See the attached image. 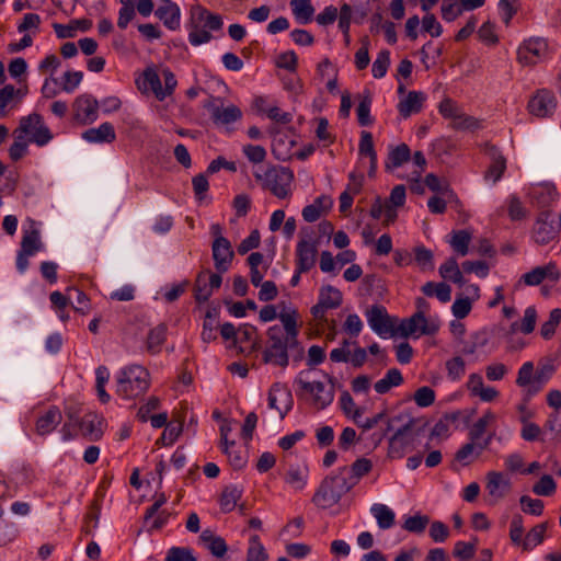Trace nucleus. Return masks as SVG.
Instances as JSON below:
<instances>
[{"label": "nucleus", "instance_id": "6e6d98bb", "mask_svg": "<svg viewBox=\"0 0 561 561\" xmlns=\"http://www.w3.org/2000/svg\"><path fill=\"white\" fill-rule=\"evenodd\" d=\"M435 391L428 386L419 388L413 397L416 405L420 408H427L432 405L435 402Z\"/></svg>", "mask_w": 561, "mask_h": 561}, {"label": "nucleus", "instance_id": "4468645a", "mask_svg": "<svg viewBox=\"0 0 561 561\" xmlns=\"http://www.w3.org/2000/svg\"><path fill=\"white\" fill-rule=\"evenodd\" d=\"M557 107L554 94L547 89L538 90L528 102V111L537 117H547L552 115Z\"/></svg>", "mask_w": 561, "mask_h": 561}, {"label": "nucleus", "instance_id": "774afa93", "mask_svg": "<svg viewBox=\"0 0 561 561\" xmlns=\"http://www.w3.org/2000/svg\"><path fill=\"white\" fill-rule=\"evenodd\" d=\"M193 191L195 197L198 201H203L205 198V194L209 190V183L207 180V173H198L192 179Z\"/></svg>", "mask_w": 561, "mask_h": 561}, {"label": "nucleus", "instance_id": "a18cd8bd", "mask_svg": "<svg viewBox=\"0 0 561 561\" xmlns=\"http://www.w3.org/2000/svg\"><path fill=\"white\" fill-rule=\"evenodd\" d=\"M267 553L257 535H252L245 561H266Z\"/></svg>", "mask_w": 561, "mask_h": 561}, {"label": "nucleus", "instance_id": "1a4fd4ad", "mask_svg": "<svg viewBox=\"0 0 561 561\" xmlns=\"http://www.w3.org/2000/svg\"><path fill=\"white\" fill-rule=\"evenodd\" d=\"M304 371L299 373L295 382L299 385L302 392L312 394V403L318 410H323L329 407L334 400V389L330 387L325 389V386L321 381H306L301 378Z\"/></svg>", "mask_w": 561, "mask_h": 561}, {"label": "nucleus", "instance_id": "cd10ccee", "mask_svg": "<svg viewBox=\"0 0 561 561\" xmlns=\"http://www.w3.org/2000/svg\"><path fill=\"white\" fill-rule=\"evenodd\" d=\"M318 301L328 309H336L343 302V295L340 289L332 285H323L319 290Z\"/></svg>", "mask_w": 561, "mask_h": 561}, {"label": "nucleus", "instance_id": "680f3d73", "mask_svg": "<svg viewBox=\"0 0 561 561\" xmlns=\"http://www.w3.org/2000/svg\"><path fill=\"white\" fill-rule=\"evenodd\" d=\"M520 422L523 423L520 431L522 438L526 442L538 440L541 434V428L536 423L528 422L526 417H520Z\"/></svg>", "mask_w": 561, "mask_h": 561}, {"label": "nucleus", "instance_id": "ddd939ff", "mask_svg": "<svg viewBox=\"0 0 561 561\" xmlns=\"http://www.w3.org/2000/svg\"><path fill=\"white\" fill-rule=\"evenodd\" d=\"M484 152L491 161L484 172V180L491 181L494 184L501 180L506 170V159L499 147L489 142L484 145Z\"/></svg>", "mask_w": 561, "mask_h": 561}, {"label": "nucleus", "instance_id": "7c9ffc66", "mask_svg": "<svg viewBox=\"0 0 561 561\" xmlns=\"http://www.w3.org/2000/svg\"><path fill=\"white\" fill-rule=\"evenodd\" d=\"M138 88L144 91L150 89L159 101H163L161 80L153 68L145 69L142 73V85L139 84Z\"/></svg>", "mask_w": 561, "mask_h": 561}, {"label": "nucleus", "instance_id": "dca6fc26", "mask_svg": "<svg viewBox=\"0 0 561 561\" xmlns=\"http://www.w3.org/2000/svg\"><path fill=\"white\" fill-rule=\"evenodd\" d=\"M75 117L83 124H92L98 119L99 102L90 94H83L75 100Z\"/></svg>", "mask_w": 561, "mask_h": 561}, {"label": "nucleus", "instance_id": "864d4df0", "mask_svg": "<svg viewBox=\"0 0 561 561\" xmlns=\"http://www.w3.org/2000/svg\"><path fill=\"white\" fill-rule=\"evenodd\" d=\"M478 36L481 42L490 46H494L499 43V36L495 33V24L490 21L484 22L480 26Z\"/></svg>", "mask_w": 561, "mask_h": 561}, {"label": "nucleus", "instance_id": "b1692460", "mask_svg": "<svg viewBox=\"0 0 561 561\" xmlns=\"http://www.w3.org/2000/svg\"><path fill=\"white\" fill-rule=\"evenodd\" d=\"M486 491L495 499H502L511 490L510 480H505L502 472L490 471L486 474Z\"/></svg>", "mask_w": 561, "mask_h": 561}, {"label": "nucleus", "instance_id": "a878e982", "mask_svg": "<svg viewBox=\"0 0 561 561\" xmlns=\"http://www.w3.org/2000/svg\"><path fill=\"white\" fill-rule=\"evenodd\" d=\"M357 99L359 100L356 107L358 124L363 127L373 125L374 118L370 115L373 104L371 92L366 89L357 95Z\"/></svg>", "mask_w": 561, "mask_h": 561}, {"label": "nucleus", "instance_id": "2f4dec72", "mask_svg": "<svg viewBox=\"0 0 561 561\" xmlns=\"http://www.w3.org/2000/svg\"><path fill=\"white\" fill-rule=\"evenodd\" d=\"M411 158V150L407 144H400L396 148H393L386 161V170L390 171L394 168L401 167L403 163L408 162Z\"/></svg>", "mask_w": 561, "mask_h": 561}, {"label": "nucleus", "instance_id": "c756f323", "mask_svg": "<svg viewBox=\"0 0 561 561\" xmlns=\"http://www.w3.org/2000/svg\"><path fill=\"white\" fill-rule=\"evenodd\" d=\"M403 382V377L398 368H390L383 378L375 382V391L379 394L387 393L392 387H398Z\"/></svg>", "mask_w": 561, "mask_h": 561}, {"label": "nucleus", "instance_id": "f03ea898", "mask_svg": "<svg viewBox=\"0 0 561 561\" xmlns=\"http://www.w3.org/2000/svg\"><path fill=\"white\" fill-rule=\"evenodd\" d=\"M149 373L140 365H130L117 376L116 393L123 399H135L149 388Z\"/></svg>", "mask_w": 561, "mask_h": 561}, {"label": "nucleus", "instance_id": "5fc2aeb1", "mask_svg": "<svg viewBox=\"0 0 561 561\" xmlns=\"http://www.w3.org/2000/svg\"><path fill=\"white\" fill-rule=\"evenodd\" d=\"M424 183L432 192L436 194H453L449 184L446 181L442 182L439 178L434 173H428L424 179Z\"/></svg>", "mask_w": 561, "mask_h": 561}, {"label": "nucleus", "instance_id": "ea45409f", "mask_svg": "<svg viewBox=\"0 0 561 561\" xmlns=\"http://www.w3.org/2000/svg\"><path fill=\"white\" fill-rule=\"evenodd\" d=\"M547 530V523H541L534 526L526 535L523 541L524 550H531L543 541L545 533Z\"/></svg>", "mask_w": 561, "mask_h": 561}, {"label": "nucleus", "instance_id": "9d476101", "mask_svg": "<svg viewBox=\"0 0 561 561\" xmlns=\"http://www.w3.org/2000/svg\"><path fill=\"white\" fill-rule=\"evenodd\" d=\"M268 408L279 412L284 420L294 407V398L290 389L285 383L274 382L268 391Z\"/></svg>", "mask_w": 561, "mask_h": 561}, {"label": "nucleus", "instance_id": "c85d7f7f", "mask_svg": "<svg viewBox=\"0 0 561 561\" xmlns=\"http://www.w3.org/2000/svg\"><path fill=\"white\" fill-rule=\"evenodd\" d=\"M242 489L237 485L226 486L220 495L219 505L224 513L232 512L242 496Z\"/></svg>", "mask_w": 561, "mask_h": 561}, {"label": "nucleus", "instance_id": "423d86ee", "mask_svg": "<svg viewBox=\"0 0 561 561\" xmlns=\"http://www.w3.org/2000/svg\"><path fill=\"white\" fill-rule=\"evenodd\" d=\"M313 234L311 227L300 229L301 239L296 248V265L299 273L309 272L316 264L319 239L312 240Z\"/></svg>", "mask_w": 561, "mask_h": 561}, {"label": "nucleus", "instance_id": "bb28decb", "mask_svg": "<svg viewBox=\"0 0 561 561\" xmlns=\"http://www.w3.org/2000/svg\"><path fill=\"white\" fill-rule=\"evenodd\" d=\"M347 469L346 478L354 488L363 477L371 471L373 462L370 459L362 457L356 459Z\"/></svg>", "mask_w": 561, "mask_h": 561}, {"label": "nucleus", "instance_id": "13d9d810", "mask_svg": "<svg viewBox=\"0 0 561 561\" xmlns=\"http://www.w3.org/2000/svg\"><path fill=\"white\" fill-rule=\"evenodd\" d=\"M358 151L360 156H366L369 159L377 157V152L374 148V139L370 131L363 130L360 134V140L358 146Z\"/></svg>", "mask_w": 561, "mask_h": 561}, {"label": "nucleus", "instance_id": "052dcab7", "mask_svg": "<svg viewBox=\"0 0 561 561\" xmlns=\"http://www.w3.org/2000/svg\"><path fill=\"white\" fill-rule=\"evenodd\" d=\"M260 242H261L260 232L257 229H254L253 231H251V233L245 239H243L239 243V245L237 248L238 253L240 255H244L248 252H250L251 250L259 248Z\"/></svg>", "mask_w": 561, "mask_h": 561}, {"label": "nucleus", "instance_id": "f8f14e48", "mask_svg": "<svg viewBox=\"0 0 561 561\" xmlns=\"http://www.w3.org/2000/svg\"><path fill=\"white\" fill-rule=\"evenodd\" d=\"M560 224H556L552 219L550 210H542L536 220L534 227V239L538 244H548L559 232Z\"/></svg>", "mask_w": 561, "mask_h": 561}, {"label": "nucleus", "instance_id": "49530a36", "mask_svg": "<svg viewBox=\"0 0 561 561\" xmlns=\"http://www.w3.org/2000/svg\"><path fill=\"white\" fill-rule=\"evenodd\" d=\"M430 524V517L427 515H422L416 513L413 516H409L405 518L403 523V528L409 533L413 534H422L424 533L426 526Z\"/></svg>", "mask_w": 561, "mask_h": 561}, {"label": "nucleus", "instance_id": "473e14b6", "mask_svg": "<svg viewBox=\"0 0 561 561\" xmlns=\"http://www.w3.org/2000/svg\"><path fill=\"white\" fill-rule=\"evenodd\" d=\"M43 248L44 244L37 229L25 231L22 237L20 251L33 256L35 253L42 251Z\"/></svg>", "mask_w": 561, "mask_h": 561}, {"label": "nucleus", "instance_id": "4c0bfd02", "mask_svg": "<svg viewBox=\"0 0 561 561\" xmlns=\"http://www.w3.org/2000/svg\"><path fill=\"white\" fill-rule=\"evenodd\" d=\"M480 456L476 442L469 440L456 451L454 459L462 466H469Z\"/></svg>", "mask_w": 561, "mask_h": 561}, {"label": "nucleus", "instance_id": "c03bdc74", "mask_svg": "<svg viewBox=\"0 0 561 561\" xmlns=\"http://www.w3.org/2000/svg\"><path fill=\"white\" fill-rule=\"evenodd\" d=\"M460 0H443L440 5V13L443 20L446 22H453L460 16L465 9L460 7Z\"/></svg>", "mask_w": 561, "mask_h": 561}, {"label": "nucleus", "instance_id": "4be33fe9", "mask_svg": "<svg viewBox=\"0 0 561 561\" xmlns=\"http://www.w3.org/2000/svg\"><path fill=\"white\" fill-rule=\"evenodd\" d=\"M199 541L216 558H222L228 551L226 540L210 529L202 531Z\"/></svg>", "mask_w": 561, "mask_h": 561}, {"label": "nucleus", "instance_id": "aec40b11", "mask_svg": "<svg viewBox=\"0 0 561 561\" xmlns=\"http://www.w3.org/2000/svg\"><path fill=\"white\" fill-rule=\"evenodd\" d=\"M81 136L85 141L93 144H111L116 140L114 126L108 122L101 124L96 128L84 130Z\"/></svg>", "mask_w": 561, "mask_h": 561}, {"label": "nucleus", "instance_id": "8fccbe9b", "mask_svg": "<svg viewBox=\"0 0 561 561\" xmlns=\"http://www.w3.org/2000/svg\"><path fill=\"white\" fill-rule=\"evenodd\" d=\"M413 253H414V261L416 262V264L422 268V270H433L434 268V263H433V252L425 248L424 245H416L414 249H413Z\"/></svg>", "mask_w": 561, "mask_h": 561}, {"label": "nucleus", "instance_id": "79ce46f5", "mask_svg": "<svg viewBox=\"0 0 561 561\" xmlns=\"http://www.w3.org/2000/svg\"><path fill=\"white\" fill-rule=\"evenodd\" d=\"M561 322V309L554 308L550 311L549 319L542 323L540 329V335L545 340H550Z\"/></svg>", "mask_w": 561, "mask_h": 561}, {"label": "nucleus", "instance_id": "0e129e2a", "mask_svg": "<svg viewBox=\"0 0 561 561\" xmlns=\"http://www.w3.org/2000/svg\"><path fill=\"white\" fill-rule=\"evenodd\" d=\"M519 502L525 513L539 516L543 512V502L541 500L531 499L528 495H523Z\"/></svg>", "mask_w": 561, "mask_h": 561}, {"label": "nucleus", "instance_id": "f3484780", "mask_svg": "<svg viewBox=\"0 0 561 561\" xmlns=\"http://www.w3.org/2000/svg\"><path fill=\"white\" fill-rule=\"evenodd\" d=\"M548 48V44L543 38H531L524 42V45L518 48V60L525 65H535L537 58L542 56Z\"/></svg>", "mask_w": 561, "mask_h": 561}, {"label": "nucleus", "instance_id": "5701e85b", "mask_svg": "<svg viewBox=\"0 0 561 561\" xmlns=\"http://www.w3.org/2000/svg\"><path fill=\"white\" fill-rule=\"evenodd\" d=\"M102 420L93 412L85 413L77 424L82 435L89 437L91 440L101 438L103 432L101 428Z\"/></svg>", "mask_w": 561, "mask_h": 561}, {"label": "nucleus", "instance_id": "20e7f679", "mask_svg": "<svg viewBox=\"0 0 561 561\" xmlns=\"http://www.w3.org/2000/svg\"><path fill=\"white\" fill-rule=\"evenodd\" d=\"M254 176L262 182L264 188L277 198H286L291 193L290 185L294 181V172L289 168L272 165L267 168L264 174L254 173Z\"/></svg>", "mask_w": 561, "mask_h": 561}, {"label": "nucleus", "instance_id": "603ef678", "mask_svg": "<svg viewBox=\"0 0 561 561\" xmlns=\"http://www.w3.org/2000/svg\"><path fill=\"white\" fill-rule=\"evenodd\" d=\"M183 431V425L182 423H169L167 426H165V430L163 431L161 437L157 440V444L159 445H163V446H168V445H171L173 444L178 437L180 436V434L182 433Z\"/></svg>", "mask_w": 561, "mask_h": 561}, {"label": "nucleus", "instance_id": "69168bd1", "mask_svg": "<svg viewBox=\"0 0 561 561\" xmlns=\"http://www.w3.org/2000/svg\"><path fill=\"white\" fill-rule=\"evenodd\" d=\"M276 66L282 69L295 72L298 66V57L294 50L279 54Z\"/></svg>", "mask_w": 561, "mask_h": 561}, {"label": "nucleus", "instance_id": "338daca9", "mask_svg": "<svg viewBox=\"0 0 561 561\" xmlns=\"http://www.w3.org/2000/svg\"><path fill=\"white\" fill-rule=\"evenodd\" d=\"M82 71H66L62 76V90L67 93L73 92L82 81Z\"/></svg>", "mask_w": 561, "mask_h": 561}, {"label": "nucleus", "instance_id": "a211bd4d", "mask_svg": "<svg viewBox=\"0 0 561 561\" xmlns=\"http://www.w3.org/2000/svg\"><path fill=\"white\" fill-rule=\"evenodd\" d=\"M426 94L422 91H409L405 99L398 103V112L402 118H408L412 114L422 111Z\"/></svg>", "mask_w": 561, "mask_h": 561}, {"label": "nucleus", "instance_id": "4d7b16f0", "mask_svg": "<svg viewBox=\"0 0 561 561\" xmlns=\"http://www.w3.org/2000/svg\"><path fill=\"white\" fill-rule=\"evenodd\" d=\"M446 369L451 380H459L466 373L465 360L460 356H455L446 362Z\"/></svg>", "mask_w": 561, "mask_h": 561}, {"label": "nucleus", "instance_id": "e2e57ef3", "mask_svg": "<svg viewBox=\"0 0 561 561\" xmlns=\"http://www.w3.org/2000/svg\"><path fill=\"white\" fill-rule=\"evenodd\" d=\"M164 561H196L190 548L172 547L169 549Z\"/></svg>", "mask_w": 561, "mask_h": 561}, {"label": "nucleus", "instance_id": "6e6552de", "mask_svg": "<svg viewBox=\"0 0 561 561\" xmlns=\"http://www.w3.org/2000/svg\"><path fill=\"white\" fill-rule=\"evenodd\" d=\"M366 317L370 329L379 336L385 337L387 334L394 335L396 318H391L385 306L373 305L367 311Z\"/></svg>", "mask_w": 561, "mask_h": 561}, {"label": "nucleus", "instance_id": "393cba45", "mask_svg": "<svg viewBox=\"0 0 561 561\" xmlns=\"http://www.w3.org/2000/svg\"><path fill=\"white\" fill-rule=\"evenodd\" d=\"M168 325L159 323L150 329L146 339V350L151 355H157L161 352V347L167 340Z\"/></svg>", "mask_w": 561, "mask_h": 561}, {"label": "nucleus", "instance_id": "de8ad7c7", "mask_svg": "<svg viewBox=\"0 0 561 561\" xmlns=\"http://www.w3.org/2000/svg\"><path fill=\"white\" fill-rule=\"evenodd\" d=\"M390 66V51L387 49H382L378 53L377 58L375 59L371 68L373 77L376 79H381L386 76L388 68Z\"/></svg>", "mask_w": 561, "mask_h": 561}, {"label": "nucleus", "instance_id": "f704fd0d", "mask_svg": "<svg viewBox=\"0 0 561 561\" xmlns=\"http://www.w3.org/2000/svg\"><path fill=\"white\" fill-rule=\"evenodd\" d=\"M208 274L209 270H204L197 274L195 279L194 298L198 304L208 301V299L211 296V290L209 288V283L207 280Z\"/></svg>", "mask_w": 561, "mask_h": 561}, {"label": "nucleus", "instance_id": "412c9836", "mask_svg": "<svg viewBox=\"0 0 561 561\" xmlns=\"http://www.w3.org/2000/svg\"><path fill=\"white\" fill-rule=\"evenodd\" d=\"M62 421L58 407L51 405L44 415L39 416L35 424L36 433L41 436L51 433Z\"/></svg>", "mask_w": 561, "mask_h": 561}, {"label": "nucleus", "instance_id": "6ab92c4d", "mask_svg": "<svg viewBox=\"0 0 561 561\" xmlns=\"http://www.w3.org/2000/svg\"><path fill=\"white\" fill-rule=\"evenodd\" d=\"M165 5L159 7L154 11V15L161 20L165 27L175 31L180 27L181 10L173 1H164Z\"/></svg>", "mask_w": 561, "mask_h": 561}, {"label": "nucleus", "instance_id": "bf43d9fd", "mask_svg": "<svg viewBox=\"0 0 561 561\" xmlns=\"http://www.w3.org/2000/svg\"><path fill=\"white\" fill-rule=\"evenodd\" d=\"M537 310L535 306H529L525 309L524 318L519 325V331L524 334H530L536 327Z\"/></svg>", "mask_w": 561, "mask_h": 561}, {"label": "nucleus", "instance_id": "0eeeda50", "mask_svg": "<svg viewBox=\"0 0 561 561\" xmlns=\"http://www.w3.org/2000/svg\"><path fill=\"white\" fill-rule=\"evenodd\" d=\"M15 133L32 134L30 141L41 147L47 145L53 139L51 131L44 124L43 117L38 113H32L22 117Z\"/></svg>", "mask_w": 561, "mask_h": 561}, {"label": "nucleus", "instance_id": "72a5a7b5", "mask_svg": "<svg viewBox=\"0 0 561 561\" xmlns=\"http://www.w3.org/2000/svg\"><path fill=\"white\" fill-rule=\"evenodd\" d=\"M242 117V112L237 105H229L227 107H214V123L228 125L234 123Z\"/></svg>", "mask_w": 561, "mask_h": 561}, {"label": "nucleus", "instance_id": "2eb2a0df", "mask_svg": "<svg viewBox=\"0 0 561 561\" xmlns=\"http://www.w3.org/2000/svg\"><path fill=\"white\" fill-rule=\"evenodd\" d=\"M211 252L216 270L219 273H226L234 256L231 242L227 238L214 239Z\"/></svg>", "mask_w": 561, "mask_h": 561}, {"label": "nucleus", "instance_id": "09e8293b", "mask_svg": "<svg viewBox=\"0 0 561 561\" xmlns=\"http://www.w3.org/2000/svg\"><path fill=\"white\" fill-rule=\"evenodd\" d=\"M307 471L300 470L298 467H290L285 476V481L296 490H302L307 484Z\"/></svg>", "mask_w": 561, "mask_h": 561}, {"label": "nucleus", "instance_id": "f257e3e1", "mask_svg": "<svg viewBox=\"0 0 561 561\" xmlns=\"http://www.w3.org/2000/svg\"><path fill=\"white\" fill-rule=\"evenodd\" d=\"M346 472H348L347 466L340 467L321 481L311 500L317 507L322 510L332 507L353 489L346 478Z\"/></svg>", "mask_w": 561, "mask_h": 561}, {"label": "nucleus", "instance_id": "39448f33", "mask_svg": "<svg viewBox=\"0 0 561 561\" xmlns=\"http://www.w3.org/2000/svg\"><path fill=\"white\" fill-rule=\"evenodd\" d=\"M267 346L263 351V363L279 367H287L289 364V353L286 352L284 343V333L279 325H272L267 329Z\"/></svg>", "mask_w": 561, "mask_h": 561}, {"label": "nucleus", "instance_id": "37998d69", "mask_svg": "<svg viewBox=\"0 0 561 561\" xmlns=\"http://www.w3.org/2000/svg\"><path fill=\"white\" fill-rule=\"evenodd\" d=\"M477 541L474 538L472 542L457 541L455 543L453 556L459 561H469L474 557L477 550Z\"/></svg>", "mask_w": 561, "mask_h": 561}, {"label": "nucleus", "instance_id": "c9c22d12", "mask_svg": "<svg viewBox=\"0 0 561 561\" xmlns=\"http://www.w3.org/2000/svg\"><path fill=\"white\" fill-rule=\"evenodd\" d=\"M371 514L377 519L381 529H389L394 525V513L385 504H374L370 508Z\"/></svg>", "mask_w": 561, "mask_h": 561}, {"label": "nucleus", "instance_id": "a19ab883", "mask_svg": "<svg viewBox=\"0 0 561 561\" xmlns=\"http://www.w3.org/2000/svg\"><path fill=\"white\" fill-rule=\"evenodd\" d=\"M471 234L467 230H457L453 232L450 240L451 248L460 255L465 256L469 252Z\"/></svg>", "mask_w": 561, "mask_h": 561}, {"label": "nucleus", "instance_id": "7ed1b4c3", "mask_svg": "<svg viewBox=\"0 0 561 561\" xmlns=\"http://www.w3.org/2000/svg\"><path fill=\"white\" fill-rule=\"evenodd\" d=\"M416 420L409 417L408 422L396 430L389 437L388 456L401 459L405 454L413 451L417 446V438L424 427L414 428Z\"/></svg>", "mask_w": 561, "mask_h": 561}, {"label": "nucleus", "instance_id": "e433bc0d", "mask_svg": "<svg viewBox=\"0 0 561 561\" xmlns=\"http://www.w3.org/2000/svg\"><path fill=\"white\" fill-rule=\"evenodd\" d=\"M290 7L296 19L301 24L311 22L314 8L312 7L310 0H291Z\"/></svg>", "mask_w": 561, "mask_h": 561}, {"label": "nucleus", "instance_id": "58836bf2", "mask_svg": "<svg viewBox=\"0 0 561 561\" xmlns=\"http://www.w3.org/2000/svg\"><path fill=\"white\" fill-rule=\"evenodd\" d=\"M438 111L445 118H461L462 122L458 123V126L461 128H469L471 126L472 118L471 117L462 118L461 116H459L457 114V107L455 106L454 101L449 98L444 99L439 103Z\"/></svg>", "mask_w": 561, "mask_h": 561}, {"label": "nucleus", "instance_id": "3c124183", "mask_svg": "<svg viewBox=\"0 0 561 561\" xmlns=\"http://www.w3.org/2000/svg\"><path fill=\"white\" fill-rule=\"evenodd\" d=\"M557 484L549 474H543L533 486V492L537 495L549 496L556 492Z\"/></svg>", "mask_w": 561, "mask_h": 561}, {"label": "nucleus", "instance_id": "9b49d317", "mask_svg": "<svg viewBox=\"0 0 561 561\" xmlns=\"http://www.w3.org/2000/svg\"><path fill=\"white\" fill-rule=\"evenodd\" d=\"M397 331L403 337H408L417 331L422 335H433L438 331V325L433 322L430 323L426 317L422 316V312H415L412 317L403 319Z\"/></svg>", "mask_w": 561, "mask_h": 561}]
</instances>
